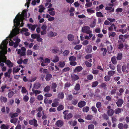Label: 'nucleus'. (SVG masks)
Here are the masks:
<instances>
[{"instance_id":"obj_40","label":"nucleus","mask_w":129,"mask_h":129,"mask_svg":"<svg viewBox=\"0 0 129 129\" xmlns=\"http://www.w3.org/2000/svg\"><path fill=\"white\" fill-rule=\"evenodd\" d=\"M36 39L37 41L38 42H41L43 40V39L41 38L40 35H39L38 36H37Z\"/></svg>"},{"instance_id":"obj_7","label":"nucleus","mask_w":129,"mask_h":129,"mask_svg":"<svg viewBox=\"0 0 129 129\" xmlns=\"http://www.w3.org/2000/svg\"><path fill=\"white\" fill-rule=\"evenodd\" d=\"M63 124V121L61 120H57L55 123V125L57 127H60Z\"/></svg>"},{"instance_id":"obj_32","label":"nucleus","mask_w":129,"mask_h":129,"mask_svg":"<svg viewBox=\"0 0 129 129\" xmlns=\"http://www.w3.org/2000/svg\"><path fill=\"white\" fill-rule=\"evenodd\" d=\"M126 66L125 65H123L122 67V70L123 72H125L126 73H128V71L127 70Z\"/></svg>"},{"instance_id":"obj_56","label":"nucleus","mask_w":129,"mask_h":129,"mask_svg":"<svg viewBox=\"0 0 129 129\" xmlns=\"http://www.w3.org/2000/svg\"><path fill=\"white\" fill-rule=\"evenodd\" d=\"M103 4H101L99 6V7H97L96 8V11H99L100 9H103Z\"/></svg>"},{"instance_id":"obj_58","label":"nucleus","mask_w":129,"mask_h":129,"mask_svg":"<svg viewBox=\"0 0 129 129\" xmlns=\"http://www.w3.org/2000/svg\"><path fill=\"white\" fill-rule=\"evenodd\" d=\"M65 65V62L64 61L60 62H59V67L63 68Z\"/></svg>"},{"instance_id":"obj_21","label":"nucleus","mask_w":129,"mask_h":129,"mask_svg":"<svg viewBox=\"0 0 129 129\" xmlns=\"http://www.w3.org/2000/svg\"><path fill=\"white\" fill-rule=\"evenodd\" d=\"M52 76L50 74H47L46 77L45 79L47 81H48L50 80L52 78Z\"/></svg>"},{"instance_id":"obj_5","label":"nucleus","mask_w":129,"mask_h":129,"mask_svg":"<svg viewBox=\"0 0 129 129\" xmlns=\"http://www.w3.org/2000/svg\"><path fill=\"white\" fill-rule=\"evenodd\" d=\"M12 72V69H9L8 70L7 72H6L4 73V76L5 78L8 77L10 78L11 77L10 74Z\"/></svg>"},{"instance_id":"obj_62","label":"nucleus","mask_w":129,"mask_h":129,"mask_svg":"<svg viewBox=\"0 0 129 129\" xmlns=\"http://www.w3.org/2000/svg\"><path fill=\"white\" fill-rule=\"evenodd\" d=\"M6 88V85H2L1 87V91H0L2 92H4Z\"/></svg>"},{"instance_id":"obj_59","label":"nucleus","mask_w":129,"mask_h":129,"mask_svg":"<svg viewBox=\"0 0 129 129\" xmlns=\"http://www.w3.org/2000/svg\"><path fill=\"white\" fill-rule=\"evenodd\" d=\"M92 115H89L86 116V119L88 120H90L92 119Z\"/></svg>"},{"instance_id":"obj_46","label":"nucleus","mask_w":129,"mask_h":129,"mask_svg":"<svg viewBox=\"0 0 129 129\" xmlns=\"http://www.w3.org/2000/svg\"><path fill=\"white\" fill-rule=\"evenodd\" d=\"M80 85L78 84H77L76 85L74 89L76 90H78L80 89Z\"/></svg>"},{"instance_id":"obj_11","label":"nucleus","mask_w":129,"mask_h":129,"mask_svg":"<svg viewBox=\"0 0 129 129\" xmlns=\"http://www.w3.org/2000/svg\"><path fill=\"white\" fill-rule=\"evenodd\" d=\"M83 68L82 67L79 66L76 67L74 70V73L79 72L81 71Z\"/></svg>"},{"instance_id":"obj_44","label":"nucleus","mask_w":129,"mask_h":129,"mask_svg":"<svg viewBox=\"0 0 129 129\" xmlns=\"http://www.w3.org/2000/svg\"><path fill=\"white\" fill-rule=\"evenodd\" d=\"M121 111V109L119 108H118L117 109L115 110V112L116 114H118L120 113Z\"/></svg>"},{"instance_id":"obj_9","label":"nucleus","mask_w":129,"mask_h":129,"mask_svg":"<svg viewBox=\"0 0 129 129\" xmlns=\"http://www.w3.org/2000/svg\"><path fill=\"white\" fill-rule=\"evenodd\" d=\"M57 35V34L56 32H53L52 31H50L48 34V36L50 38L55 37Z\"/></svg>"},{"instance_id":"obj_50","label":"nucleus","mask_w":129,"mask_h":129,"mask_svg":"<svg viewBox=\"0 0 129 129\" xmlns=\"http://www.w3.org/2000/svg\"><path fill=\"white\" fill-rule=\"evenodd\" d=\"M82 47L81 45H78L75 46L74 47V49L76 50H79Z\"/></svg>"},{"instance_id":"obj_17","label":"nucleus","mask_w":129,"mask_h":129,"mask_svg":"<svg viewBox=\"0 0 129 129\" xmlns=\"http://www.w3.org/2000/svg\"><path fill=\"white\" fill-rule=\"evenodd\" d=\"M68 39L70 41H72L74 40V36L71 34L68 35L67 36Z\"/></svg>"},{"instance_id":"obj_19","label":"nucleus","mask_w":129,"mask_h":129,"mask_svg":"<svg viewBox=\"0 0 129 129\" xmlns=\"http://www.w3.org/2000/svg\"><path fill=\"white\" fill-rule=\"evenodd\" d=\"M114 113L113 110L112 109H111L108 110L107 111V114L109 116H112Z\"/></svg>"},{"instance_id":"obj_24","label":"nucleus","mask_w":129,"mask_h":129,"mask_svg":"<svg viewBox=\"0 0 129 129\" xmlns=\"http://www.w3.org/2000/svg\"><path fill=\"white\" fill-rule=\"evenodd\" d=\"M116 35V33L113 32H111L109 33L108 35L110 38L114 37Z\"/></svg>"},{"instance_id":"obj_52","label":"nucleus","mask_w":129,"mask_h":129,"mask_svg":"<svg viewBox=\"0 0 129 129\" xmlns=\"http://www.w3.org/2000/svg\"><path fill=\"white\" fill-rule=\"evenodd\" d=\"M122 58V54L121 53L118 54L117 57V58L118 60H120Z\"/></svg>"},{"instance_id":"obj_47","label":"nucleus","mask_w":129,"mask_h":129,"mask_svg":"<svg viewBox=\"0 0 129 129\" xmlns=\"http://www.w3.org/2000/svg\"><path fill=\"white\" fill-rule=\"evenodd\" d=\"M89 110V108L88 107H84L83 109V111L84 112H87Z\"/></svg>"},{"instance_id":"obj_61","label":"nucleus","mask_w":129,"mask_h":129,"mask_svg":"<svg viewBox=\"0 0 129 129\" xmlns=\"http://www.w3.org/2000/svg\"><path fill=\"white\" fill-rule=\"evenodd\" d=\"M118 127L120 129H123V124L122 123H119L118 125Z\"/></svg>"},{"instance_id":"obj_18","label":"nucleus","mask_w":129,"mask_h":129,"mask_svg":"<svg viewBox=\"0 0 129 129\" xmlns=\"http://www.w3.org/2000/svg\"><path fill=\"white\" fill-rule=\"evenodd\" d=\"M0 100L2 102L6 103L7 101V100L6 97L1 96L0 97Z\"/></svg>"},{"instance_id":"obj_55","label":"nucleus","mask_w":129,"mask_h":129,"mask_svg":"<svg viewBox=\"0 0 129 129\" xmlns=\"http://www.w3.org/2000/svg\"><path fill=\"white\" fill-rule=\"evenodd\" d=\"M119 31L122 34H124L126 32L127 29L126 28L125 29L121 28L119 29Z\"/></svg>"},{"instance_id":"obj_1","label":"nucleus","mask_w":129,"mask_h":129,"mask_svg":"<svg viewBox=\"0 0 129 129\" xmlns=\"http://www.w3.org/2000/svg\"><path fill=\"white\" fill-rule=\"evenodd\" d=\"M26 15V13L25 10H23L22 14L20 15L19 13L14 19L13 22L15 28L12 29L9 36L7 37L6 39L3 41L0 45V55H2V56L1 57V58H4V59H5L6 57L5 55L7 52V45L8 41H9V44L10 46H12L13 45L14 43L11 40V38H12L14 41H16L14 43V47L15 48H16L18 46L19 43L20 42V40L17 37H16L15 36L19 33V26L22 27L23 26L24 23L22 22L24 17H27Z\"/></svg>"},{"instance_id":"obj_27","label":"nucleus","mask_w":129,"mask_h":129,"mask_svg":"<svg viewBox=\"0 0 129 129\" xmlns=\"http://www.w3.org/2000/svg\"><path fill=\"white\" fill-rule=\"evenodd\" d=\"M38 7L39 8V12L40 13H42L43 12L45 9V8L42 5H40Z\"/></svg>"},{"instance_id":"obj_28","label":"nucleus","mask_w":129,"mask_h":129,"mask_svg":"<svg viewBox=\"0 0 129 129\" xmlns=\"http://www.w3.org/2000/svg\"><path fill=\"white\" fill-rule=\"evenodd\" d=\"M69 123L71 125L74 126L76 125L77 122L76 121H69Z\"/></svg>"},{"instance_id":"obj_4","label":"nucleus","mask_w":129,"mask_h":129,"mask_svg":"<svg viewBox=\"0 0 129 129\" xmlns=\"http://www.w3.org/2000/svg\"><path fill=\"white\" fill-rule=\"evenodd\" d=\"M107 52V50L106 48L101 47L100 48V53L104 56L106 55Z\"/></svg>"},{"instance_id":"obj_57","label":"nucleus","mask_w":129,"mask_h":129,"mask_svg":"<svg viewBox=\"0 0 129 129\" xmlns=\"http://www.w3.org/2000/svg\"><path fill=\"white\" fill-rule=\"evenodd\" d=\"M70 64L71 66H74L77 65V63L75 61H71L70 62Z\"/></svg>"},{"instance_id":"obj_41","label":"nucleus","mask_w":129,"mask_h":129,"mask_svg":"<svg viewBox=\"0 0 129 129\" xmlns=\"http://www.w3.org/2000/svg\"><path fill=\"white\" fill-rule=\"evenodd\" d=\"M99 83L97 81L93 82L92 83L91 86L93 87H95Z\"/></svg>"},{"instance_id":"obj_25","label":"nucleus","mask_w":129,"mask_h":129,"mask_svg":"<svg viewBox=\"0 0 129 129\" xmlns=\"http://www.w3.org/2000/svg\"><path fill=\"white\" fill-rule=\"evenodd\" d=\"M14 94L15 93L14 91H10L8 93V97L9 98H11L14 95Z\"/></svg>"},{"instance_id":"obj_3","label":"nucleus","mask_w":129,"mask_h":129,"mask_svg":"<svg viewBox=\"0 0 129 129\" xmlns=\"http://www.w3.org/2000/svg\"><path fill=\"white\" fill-rule=\"evenodd\" d=\"M82 31L87 34L91 33L92 31L90 30V27L88 26H84L82 28Z\"/></svg>"},{"instance_id":"obj_39","label":"nucleus","mask_w":129,"mask_h":129,"mask_svg":"<svg viewBox=\"0 0 129 129\" xmlns=\"http://www.w3.org/2000/svg\"><path fill=\"white\" fill-rule=\"evenodd\" d=\"M50 89V86H47L44 88V91L45 92H48L49 91Z\"/></svg>"},{"instance_id":"obj_8","label":"nucleus","mask_w":129,"mask_h":129,"mask_svg":"<svg viewBox=\"0 0 129 129\" xmlns=\"http://www.w3.org/2000/svg\"><path fill=\"white\" fill-rule=\"evenodd\" d=\"M37 26V24L34 25L30 24H27V26L29 29L32 31L34 30Z\"/></svg>"},{"instance_id":"obj_33","label":"nucleus","mask_w":129,"mask_h":129,"mask_svg":"<svg viewBox=\"0 0 129 129\" xmlns=\"http://www.w3.org/2000/svg\"><path fill=\"white\" fill-rule=\"evenodd\" d=\"M115 71H110L108 72V74L110 76H113L114 75Z\"/></svg>"},{"instance_id":"obj_31","label":"nucleus","mask_w":129,"mask_h":129,"mask_svg":"<svg viewBox=\"0 0 129 129\" xmlns=\"http://www.w3.org/2000/svg\"><path fill=\"white\" fill-rule=\"evenodd\" d=\"M105 9L107 10H110V12H113L114 10V8L111 7H107L105 8Z\"/></svg>"},{"instance_id":"obj_64","label":"nucleus","mask_w":129,"mask_h":129,"mask_svg":"<svg viewBox=\"0 0 129 129\" xmlns=\"http://www.w3.org/2000/svg\"><path fill=\"white\" fill-rule=\"evenodd\" d=\"M44 61L46 63H48L50 62V59L47 58H46L44 60Z\"/></svg>"},{"instance_id":"obj_30","label":"nucleus","mask_w":129,"mask_h":129,"mask_svg":"<svg viewBox=\"0 0 129 129\" xmlns=\"http://www.w3.org/2000/svg\"><path fill=\"white\" fill-rule=\"evenodd\" d=\"M20 70V68H17L16 67L14 68L13 69V74L17 73Z\"/></svg>"},{"instance_id":"obj_2","label":"nucleus","mask_w":129,"mask_h":129,"mask_svg":"<svg viewBox=\"0 0 129 129\" xmlns=\"http://www.w3.org/2000/svg\"><path fill=\"white\" fill-rule=\"evenodd\" d=\"M26 49L25 48L22 47L21 48V49H16V51L17 52V54H20V56H24L26 55Z\"/></svg>"},{"instance_id":"obj_60","label":"nucleus","mask_w":129,"mask_h":129,"mask_svg":"<svg viewBox=\"0 0 129 129\" xmlns=\"http://www.w3.org/2000/svg\"><path fill=\"white\" fill-rule=\"evenodd\" d=\"M92 73L94 74H98L99 73V71L97 70H94L92 71Z\"/></svg>"},{"instance_id":"obj_49","label":"nucleus","mask_w":129,"mask_h":129,"mask_svg":"<svg viewBox=\"0 0 129 129\" xmlns=\"http://www.w3.org/2000/svg\"><path fill=\"white\" fill-rule=\"evenodd\" d=\"M104 78L105 81H107L110 80L111 78V77L107 75Z\"/></svg>"},{"instance_id":"obj_42","label":"nucleus","mask_w":129,"mask_h":129,"mask_svg":"<svg viewBox=\"0 0 129 129\" xmlns=\"http://www.w3.org/2000/svg\"><path fill=\"white\" fill-rule=\"evenodd\" d=\"M58 96L59 99H63L64 97V94L63 93L61 92L58 94Z\"/></svg>"},{"instance_id":"obj_10","label":"nucleus","mask_w":129,"mask_h":129,"mask_svg":"<svg viewBox=\"0 0 129 129\" xmlns=\"http://www.w3.org/2000/svg\"><path fill=\"white\" fill-rule=\"evenodd\" d=\"M54 9V8H50L48 9V11L49 12V14L52 16H54L55 14V12L53 11Z\"/></svg>"},{"instance_id":"obj_12","label":"nucleus","mask_w":129,"mask_h":129,"mask_svg":"<svg viewBox=\"0 0 129 129\" xmlns=\"http://www.w3.org/2000/svg\"><path fill=\"white\" fill-rule=\"evenodd\" d=\"M123 103V101L121 99H119L117 100L116 104L118 107H120Z\"/></svg>"},{"instance_id":"obj_54","label":"nucleus","mask_w":129,"mask_h":129,"mask_svg":"<svg viewBox=\"0 0 129 129\" xmlns=\"http://www.w3.org/2000/svg\"><path fill=\"white\" fill-rule=\"evenodd\" d=\"M84 63L86 65V66L88 67H90L92 65L91 63H89L88 61H85Z\"/></svg>"},{"instance_id":"obj_45","label":"nucleus","mask_w":129,"mask_h":129,"mask_svg":"<svg viewBox=\"0 0 129 129\" xmlns=\"http://www.w3.org/2000/svg\"><path fill=\"white\" fill-rule=\"evenodd\" d=\"M18 119L17 118H13L11 119L10 122L11 123H15L17 121Z\"/></svg>"},{"instance_id":"obj_15","label":"nucleus","mask_w":129,"mask_h":129,"mask_svg":"<svg viewBox=\"0 0 129 129\" xmlns=\"http://www.w3.org/2000/svg\"><path fill=\"white\" fill-rule=\"evenodd\" d=\"M71 77L72 79L74 81L76 80L79 78V77L78 75L74 74H72Z\"/></svg>"},{"instance_id":"obj_48","label":"nucleus","mask_w":129,"mask_h":129,"mask_svg":"<svg viewBox=\"0 0 129 129\" xmlns=\"http://www.w3.org/2000/svg\"><path fill=\"white\" fill-rule=\"evenodd\" d=\"M96 15L98 17H102L103 16V15L102 13L100 12H97L96 13Z\"/></svg>"},{"instance_id":"obj_6","label":"nucleus","mask_w":129,"mask_h":129,"mask_svg":"<svg viewBox=\"0 0 129 129\" xmlns=\"http://www.w3.org/2000/svg\"><path fill=\"white\" fill-rule=\"evenodd\" d=\"M29 123L31 125H33L34 126L36 127L38 125L37 121L35 119L30 120L29 121Z\"/></svg>"},{"instance_id":"obj_38","label":"nucleus","mask_w":129,"mask_h":129,"mask_svg":"<svg viewBox=\"0 0 129 129\" xmlns=\"http://www.w3.org/2000/svg\"><path fill=\"white\" fill-rule=\"evenodd\" d=\"M70 51L68 50H64L63 53V54L64 56H67L69 54Z\"/></svg>"},{"instance_id":"obj_26","label":"nucleus","mask_w":129,"mask_h":129,"mask_svg":"<svg viewBox=\"0 0 129 129\" xmlns=\"http://www.w3.org/2000/svg\"><path fill=\"white\" fill-rule=\"evenodd\" d=\"M8 125L7 124H3L1 126V129H8Z\"/></svg>"},{"instance_id":"obj_37","label":"nucleus","mask_w":129,"mask_h":129,"mask_svg":"<svg viewBox=\"0 0 129 129\" xmlns=\"http://www.w3.org/2000/svg\"><path fill=\"white\" fill-rule=\"evenodd\" d=\"M76 59V58L74 56H71L69 58V60L70 61H75Z\"/></svg>"},{"instance_id":"obj_22","label":"nucleus","mask_w":129,"mask_h":129,"mask_svg":"<svg viewBox=\"0 0 129 129\" xmlns=\"http://www.w3.org/2000/svg\"><path fill=\"white\" fill-rule=\"evenodd\" d=\"M111 61L114 64H116L117 63V61L116 57L115 56L111 58Z\"/></svg>"},{"instance_id":"obj_20","label":"nucleus","mask_w":129,"mask_h":129,"mask_svg":"<svg viewBox=\"0 0 129 129\" xmlns=\"http://www.w3.org/2000/svg\"><path fill=\"white\" fill-rule=\"evenodd\" d=\"M52 51L53 53H57L59 51V48L57 47H55L53 49H52Z\"/></svg>"},{"instance_id":"obj_29","label":"nucleus","mask_w":129,"mask_h":129,"mask_svg":"<svg viewBox=\"0 0 129 129\" xmlns=\"http://www.w3.org/2000/svg\"><path fill=\"white\" fill-rule=\"evenodd\" d=\"M92 5V3L91 2H87L85 5V8H86L87 7H91Z\"/></svg>"},{"instance_id":"obj_13","label":"nucleus","mask_w":129,"mask_h":129,"mask_svg":"<svg viewBox=\"0 0 129 129\" xmlns=\"http://www.w3.org/2000/svg\"><path fill=\"white\" fill-rule=\"evenodd\" d=\"M28 29H27L23 28L22 29V31L24 32V34L26 36H28L30 35V33L28 32Z\"/></svg>"},{"instance_id":"obj_23","label":"nucleus","mask_w":129,"mask_h":129,"mask_svg":"<svg viewBox=\"0 0 129 129\" xmlns=\"http://www.w3.org/2000/svg\"><path fill=\"white\" fill-rule=\"evenodd\" d=\"M21 92L23 94L26 93L28 95V93L27 90L24 87H22L21 88Z\"/></svg>"},{"instance_id":"obj_35","label":"nucleus","mask_w":129,"mask_h":129,"mask_svg":"<svg viewBox=\"0 0 129 129\" xmlns=\"http://www.w3.org/2000/svg\"><path fill=\"white\" fill-rule=\"evenodd\" d=\"M41 85V84L39 82L35 84L34 85V87L35 88L38 89L40 87Z\"/></svg>"},{"instance_id":"obj_51","label":"nucleus","mask_w":129,"mask_h":129,"mask_svg":"<svg viewBox=\"0 0 129 129\" xmlns=\"http://www.w3.org/2000/svg\"><path fill=\"white\" fill-rule=\"evenodd\" d=\"M87 12L90 15L91 13H94V10L90 9H87Z\"/></svg>"},{"instance_id":"obj_43","label":"nucleus","mask_w":129,"mask_h":129,"mask_svg":"<svg viewBox=\"0 0 129 129\" xmlns=\"http://www.w3.org/2000/svg\"><path fill=\"white\" fill-rule=\"evenodd\" d=\"M18 115V114L17 113L15 112L10 115L11 118H13L14 117H17Z\"/></svg>"},{"instance_id":"obj_53","label":"nucleus","mask_w":129,"mask_h":129,"mask_svg":"<svg viewBox=\"0 0 129 129\" xmlns=\"http://www.w3.org/2000/svg\"><path fill=\"white\" fill-rule=\"evenodd\" d=\"M64 107L62 105H60L57 108V109L58 111H60L63 109Z\"/></svg>"},{"instance_id":"obj_16","label":"nucleus","mask_w":129,"mask_h":129,"mask_svg":"<svg viewBox=\"0 0 129 129\" xmlns=\"http://www.w3.org/2000/svg\"><path fill=\"white\" fill-rule=\"evenodd\" d=\"M116 29L115 26L114 24H112L110 27H108V30L110 31H112L114 29L116 30Z\"/></svg>"},{"instance_id":"obj_34","label":"nucleus","mask_w":129,"mask_h":129,"mask_svg":"<svg viewBox=\"0 0 129 129\" xmlns=\"http://www.w3.org/2000/svg\"><path fill=\"white\" fill-rule=\"evenodd\" d=\"M32 91L35 93L36 96L37 94L40 93L41 92V91L40 90H35L33 88L32 89Z\"/></svg>"},{"instance_id":"obj_63","label":"nucleus","mask_w":129,"mask_h":129,"mask_svg":"<svg viewBox=\"0 0 129 129\" xmlns=\"http://www.w3.org/2000/svg\"><path fill=\"white\" fill-rule=\"evenodd\" d=\"M93 78V76L92 75H89L87 76V79L88 80H91Z\"/></svg>"},{"instance_id":"obj_36","label":"nucleus","mask_w":129,"mask_h":129,"mask_svg":"<svg viewBox=\"0 0 129 129\" xmlns=\"http://www.w3.org/2000/svg\"><path fill=\"white\" fill-rule=\"evenodd\" d=\"M59 58L57 56H56L54 57V59L52 60V61L54 62H56L59 61Z\"/></svg>"},{"instance_id":"obj_14","label":"nucleus","mask_w":129,"mask_h":129,"mask_svg":"<svg viewBox=\"0 0 129 129\" xmlns=\"http://www.w3.org/2000/svg\"><path fill=\"white\" fill-rule=\"evenodd\" d=\"M85 102L84 101H82L79 102L78 103V106L79 107L82 108L85 106Z\"/></svg>"}]
</instances>
